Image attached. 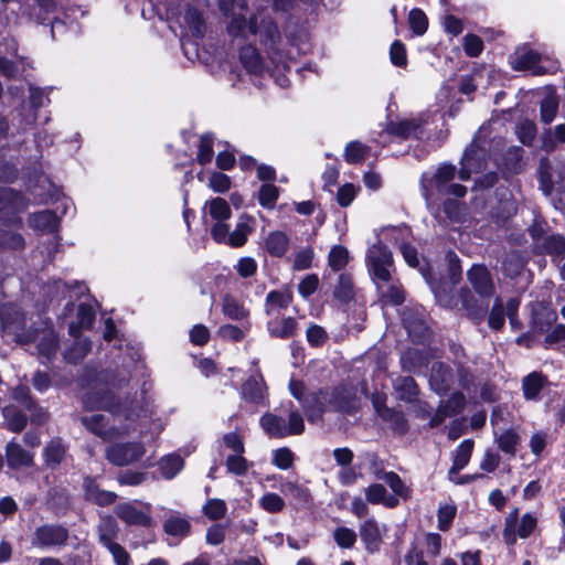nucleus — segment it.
<instances>
[{
	"instance_id": "58",
	"label": "nucleus",
	"mask_w": 565,
	"mask_h": 565,
	"mask_svg": "<svg viewBox=\"0 0 565 565\" xmlns=\"http://www.w3.org/2000/svg\"><path fill=\"white\" fill-rule=\"evenodd\" d=\"M259 505L269 513H277L285 508V502L278 494L270 492L260 498Z\"/></svg>"
},
{
	"instance_id": "30",
	"label": "nucleus",
	"mask_w": 565,
	"mask_h": 565,
	"mask_svg": "<svg viewBox=\"0 0 565 565\" xmlns=\"http://www.w3.org/2000/svg\"><path fill=\"white\" fill-rule=\"evenodd\" d=\"M472 449L473 441L471 439L463 440L457 447L454 456V463L448 471L449 479H451V476L457 475L461 469H463L468 465L471 458Z\"/></svg>"
},
{
	"instance_id": "61",
	"label": "nucleus",
	"mask_w": 565,
	"mask_h": 565,
	"mask_svg": "<svg viewBox=\"0 0 565 565\" xmlns=\"http://www.w3.org/2000/svg\"><path fill=\"white\" fill-rule=\"evenodd\" d=\"M217 335L225 341L239 342L244 339L245 332L237 326L223 324L218 328Z\"/></svg>"
},
{
	"instance_id": "14",
	"label": "nucleus",
	"mask_w": 565,
	"mask_h": 565,
	"mask_svg": "<svg viewBox=\"0 0 565 565\" xmlns=\"http://www.w3.org/2000/svg\"><path fill=\"white\" fill-rule=\"evenodd\" d=\"M6 460L11 470L29 468L34 463L33 454L13 440L6 445Z\"/></svg>"
},
{
	"instance_id": "5",
	"label": "nucleus",
	"mask_w": 565,
	"mask_h": 565,
	"mask_svg": "<svg viewBox=\"0 0 565 565\" xmlns=\"http://www.w3.org/2000/svg\"><path fill=\"white\" fill-rule=\"evenodd\" d=\"M456 174V167L451 164L440 166L431 177L423 175L422 192L427 205H434L446 193V188Z\"/></svg>"
},
{
	"instance_id": "43",
	"label": "nucleus",
	"mask_w": 565,
	"mask_h": 565,
	"mask_svg": "<svg viewBox=\"0 0 565 565\" xmlns=\"http://www.w3.org/2000/svg\"><path fill=\"white\" fill-rule=\"evenodd\" d=\"M247 242V215L243 214L241 216V221L238 222L236 228L230 234L228 238L226 239L225 244L237 248L245 245Z\"/></svg>"
},
{
	"instance_id": "19",
	"label": "nucleus",
	"mask_w": 565,
	"mask_h": 565,
	"mask_svg": "<svg viewBox=\"0 0 565 565\" xmlns=\"http://www.w3.org/2000/svg\"><path fill=\"white\" fill-rule=\"evenodd\" d=\"M548 385L547 376L533 371L522 379V392L525 401H539L541 392Z\"/></svg>"
},
{
	"instance_id": "1",
	"label": "nucleus",
	"mask_w": 565,
	"mask_h": 565,
	"mask_svg": "<svg viewBox=\"0 0 565 565\" xmlns=\"http://www.w3.org/2000/svg\"><path fill=\"white\" fill-rule=\"evenodd\" d=\"M12 398L19 406L10 404L2 408L6 428L9 431L20 434L25 429L29 418L21 408L30 413V422L33 425L43 426L49 420L47 411L39 404L26 385L14 387Z\"/></svg>"
},
{
	"instance_id": "16",
	"label": "nucleus",
	"mask_w": 565,
	"mask_h": 565,
	"mask_svg": "<svg viewBox=\"0 0 565 565\" xmlns=\"http://www.w3.org/2000/svg\"><path fill=\"white\" fill-rule=\"evenodd\" d=\"M483 151L471 145L465 152L461 159V168L459 170V178L466 181L472 173H478L483 169Z\"/></svg>"
},
{
	"instance_id": "24",
	"label": "nucleus",
	"mask_w": 565,
	"mask_h": 565,
	"mask_svg": "<svg viewBox=\"0 0 565 565\" xmlns=\"http://www.w3.org/2000/svg\"><path fill=\"white\" fill-rule=\"evenodd\" d=\"M32 227L44 233H54L60 226V218L55 211L43 210L30 216Z\"/></svg>"
},
{
	"instance_id": "22",
	"label": "nucleus",
	"mask_w": 565,
	"mask_h": 565,
	"mask_svg": "<svg viewBox=\"0 0 565 565\" xmlns=\"http://www.w3.org/2000/svg\"><path fill=\"white\" fill-rule=\"evenodd\" d=\"M14 227L0 228V252H23L26 247L24 236Z\"/></svg>"
},
{
	"instance_id": "56",
	"label": "nucleus",
	"mask_w": 565,
	"mask_h": 565,
	"mask_svg": "<svg viewBox=\"0 0 565 565\" xmlns=\"http://www.w3.org/2000/svg\"><path fill=\"white\" fill-rule=\"evenodd\" d=\"M294 460V452L287 447L278 448L273 452V463L279 469H289Z\"/></svg>"
},
{
	"instance_id": "59",
	"label": "nucleus",
	"mask_w": 565,
	"mask_h": 565,
	"mask_svg": "<svg viewBox=\"0 0 565 565\" xmlns=\"http://www.w3.org/2000/svg\"><path fill=\"white\" fill-rule=\"evenodd\" d=\"M334 296L341 301H349L353 296L352 280L347 275H340L338 286L334 289Z\"/></svg>"
},
{
	"instance_id": "33",
	"label": "nucleus",
	"mask_w": 565,
	"mask_h": 565,
	"mask_svg": "<svg viewBox=\"0 0 565 565\" xmlns=\"http://www.w3.org/2000/svg\"><path fill=\"white\" fill-rule=\"evenodd\" d=\"M542 149L546 152L555 150L557 143L565 142V124L556 125L554 128H547L541 136Z\"/></svg>"
},
{
	"instance_id": "57",
	"label": "nucleus",
	"mask_w": 565,
	"mask_h": 565,
	"mask_svg": "<svg viewBox=\"0 0 565 565\" xmlns=\"http://www.w3.org/2000/svg\"><path fill=\"white\" fill-rule=\"evenodd\" d=\"M541 246L547 254L561 255L565 253V238L561 235H550L544 238Z\"/></svg>"
},
{
	"instance_id": "46",
	"label": "nucleus",
	"mask_w": 565,
	"mask_h": 565,
	"mask_svg": "<svg viewBox=\"0 0 565 565\" xmlns=\"http://www.w3.org/2000/svg\"><path fill=\"white\" fill-rule=\"evenodd\" d=\"M408 24L415 35H423L428 28V19L420 9H413L408 13Z\"/></svg>"
},
{
	"instance_id": "10",
	"label": "nucleus",
	"mask_w": 565,
	"mask_h": 565,
	"mask_svg": "<svg viewBox=\"0 0 565 565\" xmlns=\"http://www.w3.org/2000/svg\"><path fill=\"white\" fill-rule=\"evenodd\" d=\"M243 281L237 278L230 279L228 291L223 297L222 311L223 315L231 320H242L247 317V311L244 307V299L242 292L238 291L239 286H244Z\"/></svg>"
},
{
	"instance_id": "44",
	"label": "nucleus",
	"mask_w": 565,
	"mask_h": 565,
	"mask_svg": "<svg viewBox=\"0 0 565 565\" xmlns=\"http://www.w3.org/2000/svg\"><path fill=\"white\" fill-rule=\"evenodd\" d=\"M266 391L262 375H253L249 379V403L263 404L267 396Z\"/></svg>"
},
{
	"instance_id": "6",
	"label": "nucleus",
	"mask_w": 565,
	"mask_h": 565,
	"mask_svg": "<svg viewBox=\"0 0 565 565\" xmlns=\"http://www.w3.org/2000/svg\"><path fill=\"white\" fill-rule=\"evenodd\" d=\"M290 394L297 398L306 412L309 422L319 419L324 411L328 399V392L320 390L305 397V385L301 381L291 379L289 382Z\"/></svg>"
},
{
	"instance_id": "42",
	"label": "nucleus",
	"mask_w": 565,
	"mask_h": 565,
	"mask_svg": "<svg viewBox=\"0 0 565 565\" xmlns=\"http://www.w3.org/2000/svg\"><path fill=\"white\" fill-rule=\"evenodd\" d=\"M118 525L114 518L104 519L99 525V541L107 548L110 544H116Z\"/></svg>"
},
{
	"instance_id": "63",
	"label": "nucleus",
	"mask_w": 565,
	"mask_h": 565,
	"mask_svg": "<svg viewBox=\"0 0 565 565\" xmlns=\"http://www.w3.org/2000/svg\"><path fill=\"white\" fill-rule=\"evenodd\" d=\"M450 416L461 413L466 406V397L462 393H454L444 404H441Z\"/></svg>"
},
{
	"instance_id": "31",
	"label": "nucleus",
	"mask_w": 565,
	"mask_h": 565,
	"mask_svg": "<svg viewBox=\"0 0 565 565\" xmlns=\"http://www.w3.org/2000/svg\"><path fill=\"white\" fill-rule=\"evenodd\" d=\"M289 246L288 236L280 231L271 232L265 239L266 250L275 257H281L285 255Z\"/></svg>"
},
{
	"instance_id": "35",
	"label": "nucleus",
	"mask_w": 565,
	"mask_h": 565,
	"mask_svg": "<svg viewBox=\"0 0 565 565\" xmlns=\"http://www.w3.org/2000/svg\"><path fill=\"white\" fill-rule=\"evenodd\" d=\"M559 108V99L555 94L546 95L540 103V119L544 125H550L556 117Z\"/></svg>"
},
{
	"instance_id": "25",
	"label": "nucleus",
	"mask_w": 565,
	"mask_h": 565,
	"mask_svg": "<svg viewBox=\"0 0 565 565\" xmlns=\"http://www.w3.org/2000/svg\"><path fill=\"white\" fill-rule=\"evenodd\" d=\"M381 282L383 285H375L382 300L395 306L401 305L404 301L405 297L403 288L398 280L394 278V275L392 276L391 280Z\"/></svg>"
},
{
	"instance_id": "26",
	"label": "nucleus",
	"mask_w": 565,
	"mask_h": 565,
	"mask_svg": "<svg viewBox=\"0 0 565 565\" xmlns=\"http://www.w3.org/2000/svg\"><path fill=\"white\" fill-rule=\"evenodd\" d=\"M96 319L94 308L87 302H81L77 307V323L71 322L68 332L71 335H76L81 329L89 330Z\"/></svg>"
},
{
	"instance_id": "27",
	"label": "nucleus",
	"mask_w": 565,
	"mask_h": 565,
	"mask_svg": "<svg viewBox=\"0 0 565 565\" xmlns=\"http://www.w3.org/2000/svg\"><path fill=\"white\" fill-rule=\"evenodd\" d=\"M260 426L269 438H286V420L271 413H266L260 417Z\"/></svg>"
},
{
	"instance_id": "39",
	"label": "nucleus",
	"mask_w": 565,
	"mask_h": 565,
	"mask_svg": "<svg viewBox=\"0 0 565 565\" xmlns=\"http://www.w3.org/2000/svg\"><path fill=\"white\" fill-rule=\"evenodd\" d=\"M495 441L501 451L510 457H514L521 438L514 429H507L495 438Z\"/></svg>"
},
{
	"instance_id": "18",
	"label": "nucleus",
	"mask_w": 565,
	"mask_h": 565,
	"mask_svg": "<svg viewBox=\"0 0 565 565\" xmlns=\"http://www.w3.org/2000/svg\"><path fill=\"white\" fill-rule=\"evenodd\" d=\"M423 125L424 120L420 117L406 118L399 121L387 122L385 126V131L388 135L406 139L411 137H417Z\"/></svg>"
},
{
	"instance_id": "13",
	"label": "nucleus",
	"mask_w": 565,
	"mask_h": 565,
	"mask_svg": "<svg viewBox=\"0 0 565 565\" xmlns=\"http://www.w3.org/2000/svg\"><path fill=\"white\" fill-rule=\"evenodd\" d=\"M467 278L473 290L481 298H490L494 292V284L490 271L483 265H473L467 271Z\"/></svg>"
},
{
	"instance_id": "32",
	"label": "nucleus",
	"mask_w": 565,
	"mask_h": 565,
	"mask_svg": "<svg viewBox=\"0 0 565 565\" xmlns=\"http://www.w3.org/2000/svg\"><path fill=\"white\" fill-rule=\"evenodd\" d=\"M537 173L540 189L543 191L545 195H550L554 190L555 183H557L559 179L555 180L554 170L548 159L543 158L540 161Z\"/></svg>"
},
{
	"instance_id": "12",
	"label": "nucleus",
	"mask_w": 565,
	"mask_h": 565,
	"mask_svg": "<svg viewBox=\"0 0 565 565\" xmlns=\"http://www.w3.org/2000/svg\"><path fill=\"white\" fill-rule=\"evenodd\" d=\"M541 55L526 47H519L510 55V65L515 71H531L534 75L545 73V68L539 65Z\"/></svg>"
},
{
	"instance_id": "52",
	"label": "nucleus",
	"mask_w": 565,
	"mask_h": 565,
	"mask_svg": "<svg viewBox=\"0 0 565 565\" xmlns=\"http://www.w3.org/2000/svg\"><path fill=\"white\" fill-rule=\"evenodd\" d=\"M306 338L311 347H322L329 339L324 328L318 324H310L306 331Z\"/></svg>"
},
{
	"instance_id": "37",
	"label": "nucleus",
	"mask_w": 565,
	"mask_h": 565,
	"mask_svg": "<svg viewBox=\"0 0 565 565\" xmlns=\"http://www.w3.org/2000/svg\"><path fill=\"white\" fill-rule=\"evenodd\" d=\"M213 143H214V135L213 132H204L200 137L199 141V149L196 153V162L201 166L209 164L214 157V150H213Z\"/></svg>"
},
{
	"instance_id": "45",
	"label": "nucleus",
	"mask_w": 565,
	"mask_h": 565,
	"mask_svg": "<svg viewBox=\"0 0 565 565\" xmlns=\"http://www.w3.org/2000/svg\"><path fill=\"white\" fill-rule=\"evenodd\" d=\"M536 125L529 119H524L515 126V134L519 140L525 146L532 145L536 137Z\"/></svg>"
},
{
	"instance_id": "20",
	"label": "nucleus",
	"mask_w": 565,
	"mask_h": 565,
	"mask_svg": "<svg viewBox=\"0 0 565 565\" xmlns=\"http://www.w3.org/2000/svg\"><path fill=\"white\" fill-rule=\"evenodd\" d=\"M461 307L467 312V317L476 324L483 320L488 306L481 305L467 288H462L459 292Z\"/></svg>"
},
{
	"instance_id": "8",
	"label": "nucleus",
	"mask_w": 565,
	"mask_h": 565,
	"mask_svg": "<svg viewBox=\"0 0 565 565\" xmlns=\"http://www.w3.org/2000/svg\"><path fill=\"white\" fill-rule=\"evenodd\" d=\"M518 514L515 509L505 518L502 534L505 543L509 545H513L516 542V537H529L537 524V519L533 514L525 513L520 521L518 520Z\"/></svg>"
},
{
	"instance_id": "4",
	"label": "nucleus",
	"mask_w": 565,
	"mask_h": 565,
	"mask_svg": "<svg viewBox=\"0 0 565 565\" xmlns=\"http://www.w3.org/2000/svg\"><path fill=\"white\" fill-rule=\"evenodd\" d=\"M366 267L374 284L391 280L395 273L393 255L382 243H376L367 249Z\"/></svg>"
},
{
	"instance_id": "23",
	"label": "nucleus",
	"mask_w": 565,
	"mask_h": 565,
	"mask_svg": "<svg viewBox=\"0 0 565 565\" xmlns=\"http://www.w3.org/2000/svg\"><path fill=\"white\" fill-rule=\"evenodd\" d=\"M66 451L61 438L51 439L42 451L44 465L52 470L57 468L65 459Z\"/></svg>"
},
{
	"instance_id": "64",
	"label": "nucleus",
	"mask_w": 565,
	"mask_h": 565,
	"mask_svg": "<svg viewBox=\"0 0 565 565\" xmlns=\"http://www.w3.org/2000/svg\"><path fill=\"white\" fill-rule=\"evenodd\" d=\"M211 333L204 324H195L190 330V341L198 347H204L210 341Z\"/></svg>"
},
{
	"instance_id": "3",
	"label": "nucleus",
	"mask_w": 565,
	"mask_h": 565,
	"mask_svg": "<svg viewBox=\"0 0 565 565\" xmlns=\"http://www.w3.org/2000/svg\"><path fill=\"white\" fill-rule=\"evenodd\" d=\"M83 409L86 412L105 411L111 415L125 414L128 419L129 407L122 398L108 387L90 388L81 397Z\"/></svg>"
},
{
	"instance_id": "15",
	"label": "nucleus",
	"mask_w": 565,
	"mask_h": 565,
	"mask_svg": "<svg viewBox=\"0 0 565 565\" xmlns=\"http://www.w3.org/2000/svg\"><path fill=\"white\" fill-rule=\"evenodd\" d=\"M116 514L122 522L130 526L135 525L150 527L153 523L149 511H141L131 503H124L118 505L116 509Z\"/></svg>"
},
{
	"instance_id": "34",
	"label": "nucleus",
	"mask_w": 565,
	"mask_h": 565,
	"mask_svg": "<svg viewBox=\"0 0 565 565\" xmlns=\"http://www.w3.org/2000/svg\"><path fill=\"white\" fill-rule=\"evenodd\" d=\"M81 424L85 427L87 431L90 434L102 438H107V418L102 414H94L92 416H83L81 417Z\"/></svg>"
},
{
	"instance_id": "51",
	"label": "nucleus",
	"mask_w": 565,
	"mask_h": 565,
	"mask_svg": "<svg viewBox=\"0 0 565 565\" xmlns=\"http://www.w3.org/2000/svg\"><path fill=\"white\" fill-rule=\"evenodd\" d=\"M335 543L342 548H351L356 542V533L349 527L340 526L333 532Z\"/></svg>"
},
{
	"instance_id": "17",
	"label": "nucleus",
	"mask_w": 565,
	"mask_h": 565,
	"mask_svg": "<svg viewBox=\"0 0 565 565\" xmlns=\"http://www.w3.org/2000/svg\"><path fill=\"white\" fill-rule=\"evenodd\" d=\"M294 300V295L290 289L271 290L267 294L265 300V313L267 317L281 315V311L287 309Z\"/></svg>"
},
{
	"instance_id": "2",
	"label": "nucleus",
	"mask_w": 565,
	"mask_h": 565,
	"mask_svg": "<svg viewBox=\"0 0 565 565\" xmlns=\"http://www.w3.org/2000/svg\"><path fill=\"white\" fill-rule=\"evenodd\" d=\"M29 203V199L21 191L0 186L1 225L23 230L24 222L21 214L28 209Z\"/></svg>"
},
{
	"instance_id": "21",
	"label": "nucleus",
	"mask_w": 565,
	"mask_h": 565,
	"mask_svg": "<svg viewBox=\"0 0 565 565\" xmlns=\"http://www.w3.org/2000/svg\"><path fill=\"white\" fill-rule=\"evenodd\" d=\"M359 530L365 548L371 553L377 551L382 541V533L375 519H366L363 523H361Z\"/></svg>"
},
{
	"instance_id": "62",
	"label": "nucleus",
	"mask_w": 565,
	"mask_h": 565,
	"mask_svg": "<svg viewBox=\"0 0 565 565\" xmlns=\"http://www.w3.org/2000/svg\"><path fill=\"white\" fill-rule=\"evenodd\" d=\"M226 30L232 38H246L247 18L243 14L234 17L227 24Z\"/></svg>"
},
{
	"instance_id": "60",
	"label": "nucleus",
	"mask_w": 565,
	"mask_h": 565,
	"mask_svg": "<svg viewBox=\"0 0 565 565\" xmlns=\"http://www.w3.org/2000/svg\"><path fill=\"white\" fill-rule=\"evenodd\" d=\"M313 250L311 247H306L298 250L295 255L292 268L295 270H305L311 267L313 260Z\"/></svg>"
},
{
	"instance_id": "53",
	"label": "nucleus",
	"mask_w": 565,
	"mask_h": 565,
	"mask_svg": "<svg viewBox=\"0 0 565 565\" xmlns=\"http://www.w3.org/2000/svg\"><path fill=\"white\" fill-rule=\"evenodd\" d=\"M385 481V483L392 489V491L399 497L407 498L408 489L405 487L403 480L399 476L393 471L385 472L382 477H380Z\"/></svg>"
},
{
	"instance_id": "55",
	"label": "nucleus",
	"mask_w": 565,
	"mask_h": 565,
	"mask_svg": "<svg viewBox=\"0 0 565 565\" xmlns=\"http://www.w3.org/2000/svg\"><path fill=\"white\" fill-rule=\"evenodd\" d=\"M457 513V508L454 504H444L438 509V529L440 531H447Z\"/></svg>"
},
{
	"instance_id": "9",
	"label": "nucleus",
	"mask_w": 565,
	"mask_h": 565,
	"mask_svg": "<svg viewBox=\"0 0 565 565\" xmlns=\"http://www.w3.org/2000/svg\"><path fill=\"white\" fill-rule=\"evenodd\" d=\"M70 539V531L62 524H43L35 529L32 545L40 548L65 546Z\"/></svg>"
},
{
	"instance_id": "36",
	"label": "nucleus",
	"mask_w": 565,
	"mask_h": 565,
	"mask_svg": "<svg viewBox=\"0 0 565 565\" xmlns=\"http://www.w3.org/2000/svg\"><path fill=\"white\" fill-rule=\"evenodd\" d=\"M205 207L214 221H226L232 216L231 205L223 198L216 196L206 201Z\"/></svg>"
},
{
	"instance_id": "28",
	"label": "nucleus",
	"mask_w": 565,
	"mask_h": 565,
	"mask_svg": "<svg viewBox=\"0 0 565 565\" xmlns=\"http://www.w3.org/2000/svg\"><path fill=\"white\" fill-rule=\"evenodd\" d=\"M184 21L193 38L198 40H202L204 38L206 24L203 13L199 9L189 7L184 14Z\"/></svg>"
},
{
	"instance_id": "49",
	"label": "nucleus",
	"mask_w": 565,
	"mask_h": 565,
	"mask_svg": "<svg viewBox=\"0 0 565 565\" xmlns=\"http://www.w3.org/2000/svg\"><path fill=\"white\" fill-rule=\"evenodd\" d=\"M329 266L332 270L339 271L345 267L349 262V252L344 246H333L328 257Z\"/></svg>"
},
{
	"instance_id": "11",
	"label": "nucleus",
	"mask_w": 565,
	"mask_h": 565,
	"mask_svg": "<svg viewBox=\"0 0 565 565\" xmlns=\"http://www.w3.org/2000/svg\"><path fill=\"white\" fill-rule=\"evenodd\" d=\"M299 323L295 317L277 315L268 317L267 331L271 338L288 340L298 334Z\"/></svg>"
},
{
	"instance_id": "7",
	"label": "nucleus",
	"mask_w": 565,
	"mask_h": 565,
	"mask_svg": "<svg viewBox=\"0 0 565 565\" xmlns=\"http://www.w3.org/2000/svg\"><path fill=\"white\" fill-rule=\"evenodd\" d=\"M146 454L141 441L116 443L106 448V459L116 467H126L139 461Z\"/></svg>"
},
{
	"instance_id": "38",
	"label": "nucleus",
	"mask_w": 565,
	"mask_h": 565,
	"mask_svg": "<svg viewBox=\"0 0 565 565\" xmlns=\"http://www.w3.org/2000/svg\"><path fill=\"white\" fill-rule=\"evenodd\" d=\"M394 387L398 398L406 402H413L418 393L417 384L411 376L396 379Z\"/></svg>"
},
{
	"instance_id": "54",
	"label": "nucleus",
	"mask_w": 565,
	"mask_h": 565,
	"mask_svg": "<svg viewBox=\"0 0 565 565\" xmlns=\"http://www.w3.org/2000/svg\"><path fill=\"white\" fill-rule=\"evenodd\" d=\"M231 178L220 171L211 173L209 179V186L216 193H225L231 189Z\"/></svg>"
},
{
	"instance_id": "41",
	"label": "nucleus",
	"mask_w": 565,
	"mask_h": 565,
	"mask_svg": "<svg viewBox=\"0 0 565 565\" xmlns=\"http://www.w3.org/2000/svg\"><path fill=\"white\" fill-rule=\"evenodd\" d=\"M58 337L54 331L44 333L36 344L39 353L51 360L55 356L58 349Z\"/></svg>"
},
{
	"instance_id": "29",
	"label": "nucleus",
	"mask_w": 565,
	"mask_h": 565,
	"mask_svg": "<svg viewBox=\"0 0 565 565\" xmlns=\"http://www.w3.org/2000/svg\"><path fill=\"white\" fill-rule=\"evenodd\" d=\"M161 476L167 479H173L184 467V460L179 454H169L158 461Z\"/></svg>"
},
{
	"instance_id": "40",
	"label": "nucleus",
	"mask_w": 565,
	"mask_h": 565,
	"mask_svg": "<svg viewBox=\"0 0 565 565\" xmlns=\"http://www.w3.org/2000/svg\"><path fill=\"white\" fill-rule=\"evenodd\" d=\"M163 531L171 536H188L191 532L190 522L180 516H171L163 523Z\"/></svg>"
},
{
	"instance_id": "48",
	"label": "nucleus",
	"mask_w": 565,
	"mask_h": 565,
	"mask_svg": "<svg viewBox=\"0 0 565 565\" xmlns=\"http://www.w3.org/2000/svg\"><path fill=\"white\" fill-rule=\"evenodd\" d=\"M279 196V189L271 183H265L258 192V202L265 209H273Z\"/></svg>"
},
{
	"instance_id": "50",
	"label": "nucleus",
	"mask_w": 565,
	"mask_h": 565,
	"mask_svg": "<svg viewBox=\"0 0 565 565\" xmlns=\"http://www.w3.org/2000/svg\"><path fill=\"white\" fill-rule=\"evenodd\" d=\"M367 147L359 141H351L344 150V158L348 163H359L366 157Z\"/></svg>"
},
{
	"instance_id": "47",
	"label": "nucleus",
	"mask_w": 565,
	"mask_h": 565,
	"mask_svg": "<svg viewBox=\"0 0 565 565\" xmlns=\"http://www.w3.org/2000/svg\"><path fill=\"white\" fill-rule=\"evenodd\" d=\"M226 511V503L221 499H209L203 507L204 515L212 521L223 519Z\"/></svg>"
}]
</instances>
